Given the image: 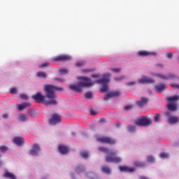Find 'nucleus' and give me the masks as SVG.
Here are the masks:
<instances>
[{"label": "nucleus", "mask_w": 179, "mask_h": 179, "mask_svg": "<svg viewBox=\"0 0 179 179\" xmlns=\"http://www.w3.org/2000/svg\"><path fill=\"white\" fill-rule=\"evenodd\" d=\"M44 90L46 95H43L41 92H37L32 96L33 100L36 103H43L45 106H57L58 101H57V96L55 94V92H62L64 88L52 85H45Z\"/></svg>", "instance_id": "f257e3e1"}, {"label": "nucleus", "mask_w": 179, "mask_h": 179, "mask_svg": "<svg viewBox=\"0 0 179 179\" xmlns=\"http://www.w3.org/2000/svg\"><path fill=\"white\" fill-rule=\"evenodd\" d=\"M79 80L81 81L69 85V89L73 90V92L80 93L84 87H90V86H93L92 80L87 77L81 76L79 77Z\"/></svg>", "instance_id": "f03ea898"}, {"label": "nucleus", "mask_w": 179, "mask_h": 179, "mask_svg": "<svg viewBox=\"0 0 179 179\" xmlns=\"http://www.w3.org/2000/svg\"><path fill=\"white\" fill-rule=\"evenodd\" d=\"M99 150L103 152V153H108L106 157V162L108 163H117L120 164L122 162V159L120 157L115 156L117 155L116 152H110L108 150V148L104 147H99Z\"/></svg>", "instance_id": "7ed1b4c3"}, {"label": "nucleus", "mask_w": 179, "mask_h": 179, "mask_svg": "<svg viewBox=\"0 0 179 179\" xmlns=\"http://www.w3.org/2000/svg\"><path fill=\"white\" fill-rule=\"evenodd\" d=\"M110 76H111V74H110V73H106V74H103L102 79L98 80L95 82V83L103 85L101 89V93H106L108 90V85H107V83L110 82Z\"/></svg>", "instance_id": "20e7f679"}, {"label": "nucleus", "mask_w": 179, "mask_h": 179, "mask_svg": "<svg viewBox=\"0 0 179 179\" xmlns=\"http://www.w3.org/2000/svg\"><path fill=\"white\" fill-rule=\"evenodd\" d=\"M179 97L176 95L174 96H171L168 98V110L170 111H176L177 110V106L176 105V101H178Z\"/></svg>", "instance_id": "39448f33"}, {"label": "nucleus", "mask_w": 179, "mask_h": 179, "mask_svg": "<svg viewBox=\"0 0 179 179\" xmlns=\"http://www.w3.org/2000/svg\"><path fill=\"white\" fill-rule=\"evenodd\" d=\"M135 124L139 127H149V125H152V120L142 116L141 118L135 120Z\"/></svg>", "instance_id": "423d86ee"}, {"label": "nucleus", "mask_w": 179, "mask_h": 179, "mask_svg": "<svg viewBox=\"0 0 179 179\" xmlns=\"http://www.w3.org/2000/svg\"><path fill=\"white\" fill-rule=\"evenodd\" d=\"M96 141L101 143H107L108 145H115L117 141L115 138L108 136L97 137Z\"/></svg>", "instance_id": "0eeeda50"}, {"label": "nucleus", "mask_w": 179, "mask_h": 179, "mask_svg": "<svg viewBox=\"0 0 179 179\" xmlns=\"http://www.w3.org/2000/svg\"><path fill=\"white\" fill-rule=\"evenodd\" d=\"M50 124L51 125H56V124H59L61 122V116L57 113L52 115V118L49 120Z\"/></svg>", "instance_id": "6e6552de"}, {"label": "nucleus", "mask_w": 179, "mask_h": 179, "mask_svg": "<svg viewBox=\"0 0 179 179\" xmlns=\"http://www.w3.org/2000/svg\"><path fill=\"white\" fill-rule=\"evenodd\" d=\"M71 56L66 55H62L55 57L54 61L66 62V61H71Z\"/></svg>", "instance_id": "1a4fd4ad"}, {"label": "nucleus", "mask_w": 179, "mask_h": 179, "mask_svg": "<svg viewBox=\"0 0 179 179\" xmlns=\"http://www.w3.org/2000/svg\"><path fill=\"white\" fill-rule=\"evenodd\" d=\"M13 142L17 145V146H22V145H24V138L21 136H17L13 139Z\"/></svg>", "instance_id": "9d476101"}, {"label": "nucleus", "mask_w": 179, "mask_h": 179, "mask_svg": "<svg viewBox=\"0 0 179 179\" xmlns=\"http://www.w3.org/2000/svg\"><path fill=\"white\" fill-rule=\"evenodd\" d=\"M148 101H149V99H148L146 97H142L141 100L138 101L136 103V106L140 107V108H143V107H145V106H146V104H148Z\"/></svg>", "instance_id": "9b49d317"}, {"label": "nucleus", "mask_w": 179, "mask_h": 179, "mask_svg": "<svg viewBox=\"0 0 179 179\" xmlns=\"http://www.w3.org/2000/svg\"><path fill=\"white\" fill-rule=\"evenodd\" d=\"M149 55H156V52H149L148 50H139L138 52V57H149Z\"/></svg>", "instance_id": "f8f14e48"}, {"label": "nucleus", "mask_w": 179, "mask_h": 179, "mask_svg": "<svg viewBox=\"0 0 179 179\" xmlns=\"http://www.w3.org/2000/svg\"><path fill=\"white\" fill-rule=\"evenodd\" d=\"M38 152H40V145L38 144H34L33 145V149L30 150L29 153L31 156H37Z\"/></svg>", "instance_id": "ddd939ff"}, {"label": "nucleus", "mask_w": 179, "mask_h": 179, "mask_svg": "<svg viewBox=\"0 0 179 179\" xmlns=\"http://www.w3.org/2000/svg\"><path fill=\"white\" fill-rule=\"evenodd\" d=\"M120 96H121V93L118 91L108 92L106 95L104 100H108V99H110V97H120Z\"/></svg>", "instance_id": "4468645a"}, {"label": "nucleus", "mask_w": 179, "mask_h": 179, "mask_svg": "<svg viewBox=\"0 0 179 179\" xmlns=\"http://www.w3.org/2000/svg\"><path fill=\"white\" fill-rule=\"evenodd\" d=\"M155 76H157V78H160L161 79H165V80L176 78V76H174V74H169L168 76H164L163 74L156 73L155 74Z\"/></svg>", "instance_id": "2eb2a0df"}, {"label": "nucleus", "mask_w": 179, "mask_h": 179, "mask_svg": "<svg viewBox=\"0 0 179 179\" xmlns=\"http://www.w3.org/2000/svg\"><path fill=\"white\" fill-rule=\"evenodd\" d=\"M155 80L152 79L151 78H148L145 76H143L141 79L138 80L139 83H153Z\"/></svg>", "instance_id": "dca6fc26"}, {"label": "nucleus", "mask_w": 179, "mask_h": 179, "mask_svg": "<svg viewBox=\"0 0 179 179\" xmlns=\"http://www.w3.org/2000/svg\"><path fill=\"white\" fill-rule=\"evenodd\" d=\"M167 89V85L164 84H160L155 86V90L157 93H162V92H164Z\"/></svg>", "instance_id": "f3484780"}, {"label": "nucleus", "mask_w": 179, "mask_h": 179, "mask_svg": "<svg viewBox=\"0 0 179 179\" xmlns=\"http://www.w3.org/2000/svg\"><path fill=\"white\" fill-rule=\"evenodd\" d=\"M3 178H8V179H17V178H16L15 174H13L11 172H9V171H6L4 173Z\"/></svg>", "instance_id": "a211bd4d"}, {"label": "nucleus", "mask_w": 179, "mask_h": 179, "mask_svg": "<svg viewBox=\"0 0 179 179\" xmlns=\"http://www.w3.org/2000/svg\"><path fill=\"white\" fill-rule=\"evenodd\" d=\"M120 170L122 172L126 173H132L135 171V169L134 168H129L128 166H120Z\"/></svg>", "instance_id": "6ab92c4d"}, {"label": "nucleus", "mask_w": 179, "mask_h": 179, "mask_svg": "<svg viewBox=\"0 0 179 179\" xmlns=\"http://www.w3.org/2000/svg\"><path fill=\"white\" fill-rule=\"evenodd\" d=\"M18 121H20L21 122H25V121H29V116L20 113L18 116Z\"/></svg>", "instance_id": "aec40b11"}, {"label": "nucleus", "mask_w": 179, "mask_h": 179, "mask_svg": "<svg viewBox=\"0 0 179 179\" xmlns=\"http://www.w3.org/2000/svg\"><path fill=\"white\" fill-rule=\"evenodd\" d=\"M59 150L60 153H62V155H66V153H68L69 150L68 149V147L65 145H59Z\"/></svg>", "instance_id": "412c9836"}, {"label": "nucleus", "mask_w": 179, "mask_h": 179, "mask_svg": "<svg viewBox=\"0 0 179 179\" xmlns=\"http://www.w3.org/2000/svg\"><path fill=\"white\" fill-rule=\"evenodd\" d=\"M179 119L177 117L171 116L169 118V124H177L178 122Z\"/></svg>", "instance_id": "4be33fe9"}, {"label": "nucleus", "mask_w": 179, "mask_h": 179, "mask_svg": "<svg viewBox=\"0 0 179 179\" xmlns=\"http://www.w3.org/2000/svg\"><path fill=\"white\" fill-rule=\"evenodd\" d=\"M101 171L106 174H111V169L108 166H102Z\"/></svg>", "instance_id": "5701e85b"}, {"label": "nucleus", "mask_w": 179, "mask_h": 179, "mask_svg": "<svg viewBox=\"0 0 179 179\" xmlns=\"http://www.w3.org/2000/svg\"><path fill=\"white\" fill-rule=\"evenodd\" d=\"M76 171L78 174H80V173H83V171H85V167H83V166H78L76 167Z\"/></svg>", "instance_id": "b1692460"}, {"label": "nucleus", "mask_w": 179, "mask_h": 179, "mask_svg": "<svg viewBox=\"0 0 179 179\" xmlns=\"http://www.w3.org/2000/svg\"><path fill=\"white\" fill-rule=\"evenodd\" d=\"M161 120L162 115L159 113H155L154 117V121H155V122H160Z\"/></svg>", "instance_id": "393cba45"}, {"label": "nucleus", "mask_w": 179, "mask_h": 179, "mask_svg": "<svg viewBox=\"0 0 179 179\" xmlns=\"http://www.w3.org/2000/svg\"><path fill=\"white\" fill-rule=\"evenodd\" d=\"M37 76H38V78H47V73H45L44 71H39L37 73Z\"/></svg>", "instance_id": "a878e982"}, {"label": "nucleus", "mask_w": 179, "mask_h": 179, "mask_svg": "<svg viewBox=\"0 0 179 179\" xmlns=\"http://www.w3.org/2000/svg\"><path fill=\"white\" fill-rule=\"evenodd\" d=\"M80 156H82V157H83V159H88L89 152H87V151H82L80 152Z\"/></svg>", "instance_id": "bb28decb"}, {"label": "nucleus", "mask_w": 179, "mask_h": 179, "mask_svg": "<svg viewBox=\"0 0 179 179\" xmlns=\"http://www.w3.org/2000/svg\"><path fill=\"white\" fill-rule=\"evenodd\" d=\"M169 156L170 155L167 152H161L159 154V157H161L162 159H167L169 157Z\"/></svg>", "instance_id": "cd10ccee"}, {"label": "nucleus", "mask_w": 179, "mask_h": 179, "mask_svg": "<svg viewBox=\"0 0 179 179\" xmlns=\"http://www.w3.org/2000/svg\"><path fill=\"white\" fill-rule=\"evenodd\" d=\"M48 66H50V63L45 62L39 65L38 68H41V69H44V68H48Z\"/></svg>", "instance_id": "c85d7f7f"}, {"label": "nucleus", "mask_w": 179, "mask_h": 179, "mask_svg": "<svg viewBox=\"0 0 179 179\" xmlns=\"http://www.w3.org/2000/svg\"><path fill=\"white\" fill-rule=\"evenodd\" d=\"M0 152L2 153H5V152H8V147L6 145L0 146Z\"/></svg>", "instance_id": "c756f323"}, {"label": "nucleus", "mask_w": 179, "mask_h": 179, "mask_svg": "<svg viewBox=\"0 0 179 179\" xmlns=\"http://www.w3.org/2000/svg\"><path fill=\"white\" fill-rule=\"evenodd\" d=\"M85 97H86V99H92V97H93V93H92V92H86Z\"/></svg>", "instance_id": "7c9ffc66"}, {"label": "nucleus", "mask_w": 179, "mask_h": 179, "mask_svg": "<svg viewBox=\"0 0 179 179\" xmlns=\"http://www.w3.org/2000/svg\"><path fill=\"white\" fill-rule=\"evenodd\" d=\"M17 109L19 110V111H23V110H24V108H26L24 107V105L23 103H22V104H18V105L17 106Z\"/></svg>", "instance_id": "2f4dec72"}, {"label": "nucleus", "mask_w": 179, "mask_h": 179, "mask_svg": "<svg viewBox=\"0 0 179 179\" xmlns=\"http://www.w3.org/2000/svg\"><path fill=\"white\" fill-rule=\"evenodd\" d=\"M147 160L149 163H153V162H155V157L152 155H150L147 157Z\"/></svg>", "instance_id": "473e14b6"}, {"label": "nucleus", "mask_w": 179, "mask_h": 179, "mask_svg": "<svg viewBox=\"0 0 179 179\" xmlns=\"http://www.w3.org/2000/svg\"><path fill=\"white\" fill-rule=\"evenodd\" d=\"M20 97L22 99V100H29V96L26 94H21Z\"/></svg>", "instance_id": "72a5a7b5"}, {"label": "nucleus", "mask_w": 179, "mask_h": 179, "mask_svg": "<svg viewBox=\"0 0 179 179\" xmlns=\"http://www.w3.org/2000/svg\"><path fill=\"white\" fill-rule=\"evenodd\" d=\"M135 166H136V167H143V166H145V164L141 162H136Z\"/></svg>", "instance_id": "f704fd0d"}, {"label": "nucleus", "mask_w": 179, "mask_h": 179, "mask_svg": "<svg viewBox=\"0 0 179 179\" xmlns=\"http://www.w3.org/2000/svg\"><path fill=\"white\" fill-rule=\"evenodd\" d=\"M111 72H114L115 73H118V72L121 71V69H118V68H113V69H110Z\"/></svg>", "instance_id": "c9c22d12"}, {"label": "nucleus", "mask_w": 179, "mask_h": 179, "mask_svg": "<svg viewBox=\"0 0 179 179\" xmlns=\"http://www.w3.org/2000/svg\"><path fill=\"white\" fill-rule=\"evenodd\" d=\"M59 72L62 75H64V73H68L69 71L66 69H60Z\"/></svg>", "instance_id": "e433bc0d"}, {"label": "nucleus", "mask_w": 179, "mask_h": 179, "mask_svg": "<svg viewBox=\"0 0 179 179\" xmlns=\"http://www.w3.org/2000/svg\"><path fill=\"white\" fill-rule=\"evenodd\" d=\"M10 93H11V94H16V93H17V90H16L15 87H13L10 90Z\"/></svg>", "instance_id": "4c0bfd02"}, {"label": "nucleus", "mask_w": 179, "mask_h": 179, "mask_svg": "<svg viewBox=\"0 0 179 179\" xmlns=\"http://www.w3.org/2000/svg\"><path fill=\"white\" fill-rule=\"evenodd\" d=\"M128 130L130 132H134V131H135V126H132V125L128 126Z\"/></svg>", "instance_id": "58836bf2"}, {"label": "nucleus", "mask_w": 179, "mask_h": 179, "mask_svg": "<svg viewBox=\"0 0 179 179\" xmlns=\"http://www.w3.org/2000/svg\"><path fill=\"white\" fill-rule=\"evenodd\" d=\"M131 108H134V106L132 105H128L124 106V110L128 111V110H131Z\"/></svg>", "instance_id": "ea45409f"}, {"label": "nucleus", "mask_w": 179, "mask_h": 179, "mask_svg": "<svg viewBox=\"0 0 179 179\" xmlns=\"http://www.w3.org/2000/svg\"><path fill=\"white\" fill-rule=\"evenodd\" d=\"M76 66H83L85 65V62H79L76 64Z\"/></svg>", "instance_id": "a19ab883"}, {"label": "nucleus", "mask_w": 179, "mask_h": 179, "mask_svg": "<svg viewBox=\"0 0 179 179\" xmlns=\"http://www.w3.org/2000/svg\"><path fill=\"white\" fill-rule=\"evenodd\" d=\"M83 73H89V72H92V69H85L83 70Z\"/></svg>", "instance_id": "79ce46f5"}, {"label": "nucleus", "mask_w": 179, "mask_h": 179, "mask_svg": "<svg viewBox=\"0 0 179 179\" xmlns=\"http://www.w3.org/2000/svg\"><path fill=\"white\" fill-rule=\"evenodd\" d=\"M55 80L57 82H65V80L64 78H55Z\"/></svg>", "instance_id": "37998d69"}, {"label": "nucleus", "mask_w": 179, "mask_h": 179, "mask_svg": "<svg viewBox=\"0 0 179 179\" xmlns=\"http://www.w3.org/2000/svg\"><path fill=\"white\" fill-rule=\"evenodd\" d=\"M171 86L173 89H179V85L178 84H171Z\"/></svg>", "instance_id": "c03bdc74"}, {"label": "nucleus", "mask_w": 179, "mask_h": 179, "mask_svg": "<svg viewBox=\"0 0 179 179\" xmlns=\"http://www.w3.org/2000/svg\"><path fill=\"white\" fill-rule=\"evenodd\" d=\"M2 118H4L6 120V119L9 118V115L8 113H3L2 115Z\"/></svg>", "instance_id": "a18cd8bd"}, {"label": "nucleus", "mask_w": 179, "mask_h": 179, "mask_svg": "<svg viewBox=\"0 0 179 179\" xmlns=\"http://www.w3.org/2000/svg\"><path fill=\"white\" fill-rule=\"evenodd\" d=\"M22 104H24V106L25 107V108H26V107H30V106H31V103L29 102H26Z\"/></svg>", "instance_id": "49530a36"}, {"label": "nucleus", "mask_w": 179, "mask_h": 179, "mask_svg": "<svg viewBox=\"0 0 179 179\" xmlns=\"http://www.w3.org/2000/svg\"><path fill=\"white\" fill-rule=\"evenodd\" d=\"M90 114H91V115H96V114H97V113L96 111H94V110L91 109Z\"/></svg>", "instance_id": "de8ad7c7"}, {"label": "nucleus", "mask_w": 179, "mask_h": 179, "mask_svg": "<svg viewBox=\"0 0 179 179\" xmlns=\"http://www.w3.org/2000/svg\"><path fill=\"white\" fill-rule=\"evenodd\" d=\"M28 114H29V115H31V117H33V116L34 115V114H35V112H34V110H29V111L28 112Z\"/></svg>", "instance_id": "09e8293b"}, {"label": "nucleus", "mask_w": 179, "mask_h": 179, "mask_svg": "<svg viewBox=\"0 0 179 179\" xmlns=\"http://www.w3.org/2000/svg\"><path fill=\"white\" fill-rule=\"evenodd\" d=\"M173 57V52H168L167 53V57L171 58Z\"/></svg>", "instance_id": "8fccbe9b"}, {"label": "nucleus", "mask_w": 179, "mask_h": 179, "mask_svg": "<svg viewBox=\"0 0 179 179\" xmlns=\"http://www.w3.org/2000/svg\"><path fill=\"white\" fill-rule=\"evenodd\" d=\"M156 66H157L158 68H163V64L162 63H157L156 64Z\"/></svg>", "instance_id": "3c124183"}, {"label": "nucleus", "mask_w": 179, "mask_h": 179, "mask_svg": "<svg viewBox=\"0 0 179 179\" xmlns=\"http://www.w3.org/2000/svg\"><path fill=\"white\" fill-rule=\"evenodd\" d=\"M127 85H128L129 86H134V85H135V82L131 81V82L127 83Z\"/></svg>", "instance_id": "603ef678"}, {"label": "nucleus", "mask_w": 179, "mask_h": 179, "mask_svg": "<svg viewBox=\"0 0 179 179\" xmlns=\"http://www.w3.org/2000/svg\"><path fill=\"white\" fill-rule=\"evenodd\" d=\"M122 79H125V77L122 76L120 78H116V80H122Z\"/></svg>", "instance_id": "864d4df0"}, {"label": "nucleus", "mask_w": 179, "mask_h": 179, "mask_svg": "<svg viewBox=\"0 0 179 179\" xmlns=\"http://www.w3.org/2000/svg\"><path fill=\"white\" fill-rule=\"evenodd\" d=\"M92 78H99V75L96 74H92Z\"/></svg>", "instance_id": "5fc2aeb1"}, {"label": "nucleus", "mask_w": 179, "mask_h": 179, "mask_svg": "<svg viewBox=\"0 0 179 179\" xmlns=\"http://www.w3.org/2000/svg\"><path fill=\"white\" fill-rule=\"evenodd\" d=\"M71 135H72L73 136H75V135H76V132H72V133H71Z\"/></svg>", "instance_id": "6e6d98bb"}, {"label": "nucleus", "mask_w": 179, "mask_h": 179, "mask_svg": "<svg viewBox=\"0 0 179 179\" xmlns=\"http://www.w3.org/2000/svg\"><path fill=\"white\" fill-rule=\"evenodd\" d=\"M2 164V162L0 161V166Z\"/></svg>", "instance_id": "4d7b16f0"}, {"label": "nucleus", "mask_w": 179, "mask_h": 179, "mask_svg": "<svg viewBox=\"0 0 179 179\" xmlns=\"http://www.w3.org/2000/svg\"><path fill=\"white\" fill-rule=\"evenodd\" d=\"M0 157H1V155H0Z\"/></svg>", "instance_id": "13d9d810"}, {"label": "nucleus", "mask_w": 179, "mask_h": 179, "mask_svg": "<svg viewBox=\"0 0 179 179\" xmlns=\"http://www.w3.org/2000/svg\"><path fill=\"white\" fill-rule=\"evenodd\" d=\"M43 179H45V178H43Z\"/></svg>", "instance_id": "bf43d9fd"}]
</instances>
